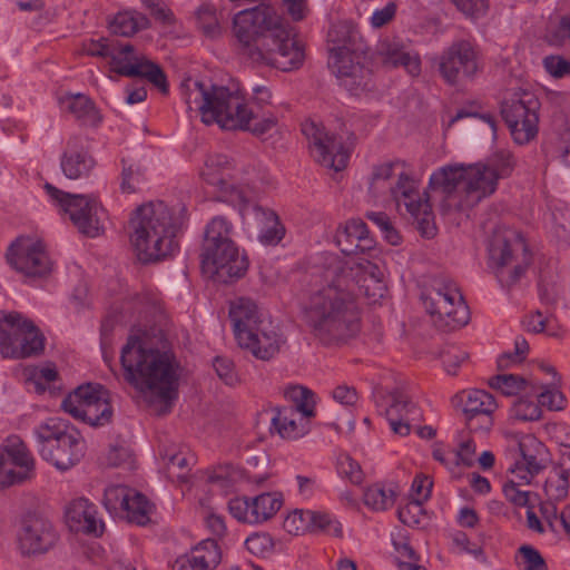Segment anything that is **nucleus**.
I'll use <instances>...</instances> for the list:
<instances>
[{"mask_svg":"<svg viewBox=\"0 0 570 570\" xmlns=\"http://www.w3.org/2000/svg\"><path fill=\"white\" fill-rule=\"evenodd\" d=\"M422 301L433 323L441 328L455 330L470 320L469 307L453 283L439 284L424 293Z\"/></svg>","mask_w":570,"mask_h":570,"instance_id":"nucleus-19","label":"nucleus"},{"mask_svg":"<svg viewBox=\"0 0 570 570\" xmlns=\"http://www.w3.org/2000/svg\"><path fill=\"white\" fill-rule=\"evenodd\" d=\"M439 69L449 83L473 78L481 69L475 45L466 39L453 41L440 57Z\"/></svg>","mask_w":570,"mask_h":570,"instance_id":"nucleus-24","label":"nucleus"},{"mask_svg":"<svg viewBox=\"0 0 570 570\" xmlns=\"http://www.w3.org/2000/svg\"><path fill=\"white\" fill-rule=\"evenodd\" d=\"M158 468L171 481H183L187 474L190 456L176 443H164L158 446Z\"/></svg>","mask_w":570,"mask_h":570,"instance_id":"nucleus-35","label":"nucleus"},{"mask_svg":"<svg viewBox=\"0 0 570 570\" xmlns=\"http://www.w3.org/2000/svg\"><path fill=\"white\" fill-rule=\"evenodd\" d=\"M45 336L33 323L11 312L0 316V354L4 358H24L43 351Z\"/></svg>","mask_w":570,"mask_h":570,"instance_id":"nucleus-13","label":"nucleus"},{"mask_svg":"<svg viewBox=\"0 0 570 570\" xmlns=\"http://www.w3.org/2000/svg\"><path fill=\"white\" fill-rule=\"evenodd\" d=\"M391 542L399 570H426L419 564L420 556L411 542L410 531L407 529H394L391 532Z\"/></svg>","mask_w":570,"mask_h":570,"instance_id":"nucleus-39","label":"nucleus"},{"mask_svg":"<svg viewBox=\"0 0 570 570\" xmlns=\"http://www.w3.org/2000/svg\"><path fill=\"white\" fill-rule=\"evenodd\" d=\"M36 475V459L18 435L0 444V491L30 481Z\"/></svg>","mask_w":570,"mask_h":570,"instance_id":"nucleus-23","label":"nucleus"},{"mask_svg":"<svg viewBox=\"0 0 570 570\" xmlns=\"http://www.w3.org/2000/svg\"><path fill=\"white\" fill-rule=\"evenodd\" d=\"M568 473L560 468L549 472L543 490L550 501H560L568 494Z\"/></svg>","mask_w":570,"mask_h":570,"instance_id":"nucleus-51","label":"nucleus"},{"mask_svg":"<svg viewBox=\"0 0 570 570\" xmlns=\"http://www.w3.org/2000/svg\"><path fill=\"white\" fill-rule=\"evenodd\" d=\"M126 381L157 413L165 414L177 397V366L171 353L157 348L146 332L129 336L120 356Z\"/></svg>","mask_w":570,"mask_h":570,"instance_id":"nucleus-4","label":"nucleus"},{"mask_svg":"<svg viewBox=\"0 0 570 570\" xmlns=\"http://www.w3.org/2000/svg\"><path fill=\"white\" fill-rule=\"evenodd\" d=\"M220 559L222 553L217 542L206 539L196 544L186 559H178L173 570H214Z\"/></svg>","mask_w":570,"mask_h":570,"instance_id":"nucleus-34","label":"nucleus"},{"mask_svg":"<svg viewBox=\"0 0 570 570\" xmlns=\"http://www.w3.org/2000/svg\"><path fill=\"white\" fill-rule=\"evenodd\" d=\"M421 178L404 159L395 158L373 166L368 178V191L375 198H391L399 213L403 209L416 223L423 237L436 233L434 214L426 191H421Z\"/></svg>","mask_w":570,"mask_h":570,"instance_id":"nucleus-5","label":"nucleus"},{"mask_svg":"<svg viewBox=\"0 0 570 570\" xmlns=\"http://www.w3.org/2000/svg\"><path fill=\"white\" fill-rule=\"evenodd\" d=\"M259 194L257 186L247 196V202L242 210H237L243 219L253 217L259 228L258 238L264 245H277L285 236V228L281 224L278 216L269 209H265L256 204Z\"/></svg>","mask_w":570,"mask_h":570,"instance_id":"nucleus-30","label":"nucleus"},{"mask_svg":"<svg viewBox=\"0 0 570 570\" xmlns=\"http://www.w3.org/2000/svg\"><path fill=\"white\" fill-rule=\"evenodd\" d=\"M384 274L381 256L342 261L335 254H326L320 281L304 309L312 333L324 342L347 335L357 320L358 295L363 294L370 304L385 296Z\"/></svg>","mask_w":570,"mask_h":570,"instance_id":"nucleus-1","label":"nucleus"},{"mask_svg":"<svg viewBox=\"0 0 570 570\" xmlns=\"http://www.w3.org/2000/svg\"><path fill=\"white\" fill-rule=\"evenodd\" d=\"M396 497L397 487L395 484L374 483L364 491L363 501L373 511H385L394 505Z\"/></svg>","mask_w":570,"mask_h":570,"instance_id":"nucleus-43","label":"nucleus"},{"mask_svg":"<svg viewBox=\"0 0 570 570\" xmlns=\"http://www.w3.org/2000/svg\"><path fill=\"white\" fill-rule=\"evenodd\" d=\"M509 416L511 420L518 422L539 421L542 417V407L539 400L532 396L530 392L522 393L512 403L509 410Z\"/></svg>","mask_w":570,"mask_h":570,"instance_id":"nucleus-45","label":"nucleus"},{"mask_svg":"<svg viewBox=\"0 0 570 570\" xmlns=\"http://www.w3.org/2000/svg\"><path fill=\"white\" fill-rule=\"evenodd\" d=\"M376 59L387 68L402 67L409 75L421 73V57L407 43L396 37H384L375 47Z\"/></svg>","mask_w":570,"mask_h":570,"instance_id":"nucleus-29","label":"nucleus"},{"mask_svg":"<svg viewBox=\"0 0 570 570\" xmlns=\"http://www.w3.org/2000/svg\"><path fill=\"white\" fill-rule=\"evenodd\" d=\"M522 485L513 473H510L509 480L503 484L504 497L518 507H525L529 502V492L522 490Z\"/></svg>","mask_w":570,"mask_h":570,"instance_id":"nucleus-58","label":"nucleus"},{"mask_svg":"<svg viewBox=\"0 0 570 570\" xmlns=\"http://www.w3.org/2000/svg\"><path fill=\"white\" fill-rule=\"evenodd\" d=\"M200 177L214 187L217 200L236 210L244 208L247 196L258 186L240 168H236L229 157L219 154L206 158Z\"/></svg>","mask_w":570,"mask_h":570,"instance_id":"nucleus-11","label":"nucleus"},{"mask_svg":"<svg viewBox=\"0 0 570 570\" xmlns=\"http://www.w3.org/2000/svg\"><path fill=\"white\" fill-rule=\"evenodd\" d=\"M186 217L183 205L169 208L164 202H150L139 206L130 218V239L139 259L153 262L176 254L177 235Z\"/></svg>","mask_w":570,"mask_h":570,"instance_id":"nucleus-6","label":"nucleus"},{"mask_svg":"<svg viewBox=\"0 0 570 570\" xmlns=\"http://www.w3.org/2000/svg\"><path fill=\"white\" fill-rule=\"evenodd\" d=\"M108 59L111 72L125 77H140L153 83L163 94L168 91V82L163 69L131 45L115 43Z\"/></svg>","mask_w":570,"mask_h":570,"instance_id":"nucleus-22","label":"nucleus"},{"mask_svg":"<svg viewBox=\"0 0 570 570\" xmlns=\"http://www.w3.org/2000/svg\"><path fill=\"white\" fill-rule=\"evenodd\" d=\"M284 498L281 492H264L253 498L237 497L228 502V510L237 521L259 524L272 519L282 508Z\"/></svg>","mask_w":570,"mask_h":570,"instance_id":"nucleus-25","label":"nucleus"},{"mask_svg":"<svg viewBox=\"0 0 570 570\" xmlns=\"http://www.w3.org/2000/svg\"><path fill=\"white\" fill-rule=\"evenodd\" d=\"M335 242L345 255V258H341L342 261L358 257L370 259L382 254L370 236L366 224L360 218H351L341 225L336 230Z\"/></svg>","mask_w":570,"mask_h":570,"instance_id":"nucleus-26","label":"nucleus"},{"mask_svg":"<svg viewBox=\"0 0 570 570\" xmlns=\"http://www.w3.org/2000/svg\"><path fill=\"white\" fill-rule=\"evenodd\" d=\"M423 503L410 500L406 505L399 510L400 521L407 527H415L421 523L424 517Z\"/></svg>","mask_w":570,"mask_h":570,"instance_id":"nucleus-63","label":"nucleus"},{"mask_svg":"<svg viewBox=\"0 0 570 570\" xmlns=\"http://www.w3.org/2000/svg\"><path fill=\"white\" fill-rule=\"evenodd\" d=\"M284 396L294 405L277 409L272 425L283 439L297 440L309 430V419L315 414V395L305 386L288 385Z\"/></svg>","mask_w":570,"mask_h":570,"instance_id":"nucleus-14","label":"nucleus"},{"mask_svg":"<svg viewBox=\"0 0 570 570\" xmlns=\"http://www.w3.org/2000/svg\"><path fill=\"white\" fill-rule=\"evenodd\" d=\"M249 262L246 253L234 244V249L219 247L217 257H210L209 253L202 254L203 271L217 281L227 283L245 275Z\"/></svg>","mask_w":570,"mask_h":570,"instance_id":"nucleus-28","label":"nucleus"},{"mask_svg":"<svg viewBox=\"0 0 570 570\" xmlns=\"http://www.w3.org/2000/svg\"><path fill=\"white\" fill-rule=\"evenodd\" d=\"M463 412L469 421L482 416L484 430L489 431L493 425V414L499 404L495 397L485 390L471 389L459 394Z\"/></svg>","mask_w":570,"mask_h":570,"instance_id":"nucleus-32","label":"nucleus"},{"mask_svg":"<svg viewBox=\"0 0 570 570\" xmlns=\"http://www.w3.org/2000/svg\"><path fill=\"white\" fill-rule=\"evenodd\" d=\"M501 435L509 449H517L519 458L509 468L521 484H530L549 461L546 445L533 434L521 433L513 430H503Z\"/></svg>","mask_w":570,"mask_h":570,"instance_id":"nucleus-21","label":"nucleus"},{"mask_svg":"<svg viewBox=\"0 0 570 570\" xmlns=\"http://www.w3.org/2000/svg\"><path fill=\"white\" fill-rule=\"evenodd\" d=\"M134 491V489L125 485H109L106 488L102 501L106 510L114 517H122Z\"/></svg>","mask_w":570,"mask_h":570,"instance_id":"nucleus-49","label":"nucleus"},{"mask_svg":"<svg viewBox=\"0 0 570 570\" xmlns=\"http://www.w3.org/2000/svg\"><path fill=\"white\" fill-rule=\"evenodd\" d=\"M242 479V471L232 464L216 466L206 473V481L222 493L232 491Z\"/></svg>","mask_w":570,"mask_h":570,"instance_id":"nucleus-46","label":"nucleus"},{"mask_svg":"<svg viewBox=\"0 0 570 570\" xmlns=\"http://www.w3.org/2000/svg\"><path fill=\"white\" fill-rule=\"evenodd\" d=\"M470 117L479 118L480 120H482L484 124H487L490 127L493 136H495L497 120H495L494 115L489 111L481 112L480 107L476 106L475 104H471V105L464 106L461 109H459L458 112L449 120L446 128L452 127L456 121H459L461 119L470 118Z\"/></svg>","mask_w":570,"mask_h":570,"instance_id":"nucleus-55","label":"nucleus"},{"mask_svg":"<svg viewBox=\"0 0 570 570\" xmlns=\"http://www.w3.org/2000/svg\"><path fill=\"white\" fill-rule=\"evenodd\" d=\"M432 487L433 482L429 475L422 473L415 475L410 490V500L426 502L431 495Z\"/></svg>","mask_w":570,"mask_h":570,"instance_id":"nucleus-61","label":"nucleus"},{"mask_svg":"<svg viewBox=\"0 0 570 570\" xmlns=\"http://www.w3.org/2000/svg\"><path fill=\"white\" fill-rule=\"evenodd\" d=\"M149 19L136 10H122L116 13L109 21V29L112 33L130 37L136 32L148 28Z\"/></svg>","mask_w":570,"mask_h":570,"instance_id":"nucleus-42","label":"nucleus"},{"mask_svg":"<svg viewBox=\"0 0 570 570\" xmlns=\"http://www.w3.org/2000/svg\"><path fill=\"white\" fill-rule=\"evenodd\" d=\"M539 108L537 97L527 90L512 91L504 97L501 114L515 144L527 145L537 137Z\"/></svg>","mask_w":570,"mask_h":570,"instance_id":"nucleus-17","label":"nucleus"},{"mask_svg":"<svg viewBox=\"0 0 570 570\" xmlns=\"http://www.w3.org/2000/svg\"><path fill=\"white\" fill-rule=\"evenodd\" d=\"M232 33L250 63L283 72L303 66L305 48L296 29L272 6L258 4L234 14Z\"/></svg>","mask_w":570,"mask_h":570,"instance_id":"nucleus-2","label":"nucleus"},{"mask_svg":"<svg viewBox=\"0 0 570 570\" xmlns=\"http://www.w3.org/2000/svg\"><path fill=\"white\" fill-rule=\"evenodd\" d=\"M367 219H370L373 224H375L381 233L383 238L391 245L397 246L402 243V236L399 230L391 223L390 217L383 212H367Z\"/></svg>","mask_w":570,"mask_h":570,"instance_id":"nucleus-54","label":"nucleus"},{"mask_svg":"<svg viewBox=\"0 0 570 570\" xmlns=\"http://www.w3.org/2000/svg\"><path fill=\"white\" fill-rule=\"evenodd\" d=\"M530 263L523 237L513 229L495 232L489 246L488 266L503 286L515 283Z\"/></svg>","mask_w":570,"mask_h":570,"instance_id":"nucleus-12","label":"nucleus"},{"mask_svg":"<svg viewBox=\"0 0 570 570\" xmlns=\"http://www.w3.org/2000/svg\"><path fill=\"white\" fill-rule=\"evenodd\" d=\"M336 471L337 474L347 479L354 484H358L363 480V472L360 464L347 453H340L336 456Z\"/></svg>","mask_w":570,"mask_h":570,"instance_id":"nucleus-56","label":"nucleus"},{"mask_svg":"<svg viewBox=\"0 0 570 570\" xmlns=\"http://www.w3.org/2000/svg\"><path fill=\"white\" fill-rule=\"evenodd\" d=\"M43 189L49 200L69 216L79 232L89 237L100 234L106 212L95 196L68 194L48 183Z\"/></svg>","mask_w":570,"mask_h":570,"instance_id":"nucleus-16","label":"nucleus"},{"mask_svg":"<svg viewBox=\"0 0 570 570\" xmlns=\"http://www.w3.org/2000/svg\"><path fill=\"white\" fill-rule=\"evenodd\" d=\"M60 109L86 125H97L100 116L94 102L85 95H65L59 99Z\"/></svg>","mask_w":570,"mask_h":570,"instance_id":"nucleus-41","label":"nucleus"},{"mask_svg":"<svg viewBox=\"0 0 570 570\" xmlns=\"http://www.w3.org/2000/svg\"><path fill=\"white\" fill-rule=\"evenodd\" d=\"M58 380V371L51 363L28 370V384L32 386L37 393H45L56 387Z\"/></svg>","mask_w":570,"mask_h":570,"instance_id":"nucleus-48","label":"nucleus"},{"mask_svg":"<svg viewBox=\"0 0 570 570\" xmlns=\"http://www.w3.org/2000/svg\"><path fill=\"white\" fill-rule=\"evenodd\" d=\"M481 174L474 165L449 164L435 169L429 177L426 189L441 193L449 208L465 210L489 196V180L480 183Z\"/></svg>","mask_w":570,"mask_h":570,"instance_id":"nucleus-10","label":"nucleus"},{"mask_svg":"<svg viewBox=\"0 0 570 570\" xmlns=\"http://www.w3.org/2000/svg\"><path fill=\"white\" fill-rule=\"evenodd\" d=\"M229 320L239 347L259 360L272 358L283 343L278 327L250 298L239 297L229 305Z\"/></svg>","mask_w":570,"mask_h":570,"instance_id":"nucleus-7","label":"nucleus"},{"mask_svg":"<svg viewBox=\"0 0 570 570\" xmlns=\"http://www.w3.org/2000/svg\"><path fill=\"white\" fill-rule=\"evenodd\" d=\"M106 462L110 466H124L127 469H131L134 466V454L129 446L126 444H116L112 445L107 455Z\"/></svg>","mask_w":570,"mask_h":570,"instance_id":"nucleus-57","label":"nucleus"},{"mask_svg":"<svg viewBox=\"0 0 570 570\" xmlns=\"http://www.w3.org/2000/svg\"><path fill=\"white\" fill-rule=\"evenodd\" d=\"M61 409L76 420L92 426L111 421L114 410L108 391L100 384H83L70 392L61 402Z\"/></svg>","mask_w":570,"mask_h":570,"instance_id":"nucleus-18","label":"nucleus"},{"mask_svg":"<svg viewBox=\"0 0 570 570\" xmlns=\"http://www.w3.org/2000/svg\"><path fill=\"white\" fill-rule=\"evenodd\" d=\"M196 23L203 35L209 39L222 36L223 28L213 4L204 3L197 9Z\"/></svg>","mask_w":570,"mask_h":570,"instance_id":"nucleus-50","label":"nucleus"},{"mask_svg":"<svg viewBox=\"0 0 570 570\" xmlns=\"http://www.w3.org/2000/svg\"><path fill=\"white\" fill-rule=\"evenodd\" d=\"M60 167L68 179L76 180L88 177L96 167V161L83 149H68L61 156Z\"/></svg>","mask_w":570,"mask_h":570,"instance_id":"nucleus-40","label":"nucleus"},{"mask_svg":"<svg viewBox=\"0 0 570 570\" xmlns=\"http://www.w3.org/2000/svg\"><path fill=\"white\" fill-rule=\"evenodd\" d=\"M421 416L420 409L404 394L396 395L386 411V420L390 429L401 436L410 434L412 423L419 422Z\"/></svg>","mask_w":570,"mask_h":570,"instance_id":"nucleus-33","label":"nucleus"},{"mask_svg":"<svg viewBox=\"0 0 570 570\" xmlns=\"http://www.w3.org/2000/svg\"><path fill=\"white\" fill-rule=\"evenodd\" d=\"M311 532H323L333 537H341L343 534V527L337 518L324 510H312Z\"/></svg>","mask_w":570,"mask_h":570,"instance_id":"nucleus-52","label":"nucleus"},{"mask_svg":"<svg viewBox=\"0 0 570 570\" xmlns=\"http://www.w3.org/2000/svg\"><path fill=\"white\" fill-rule=\"evenodd\" d=\"M478 167L481 177L480 183L489 180L490 191L489 196L497 189L498 180L508 177L514 168V159L510 151L501 150L495 153L487 164H474Z\"/></svg>","mask_w":570,"mask_h":570,"instance_id":"nucleus-38","label":"nucleus"},{"mask_svg":"<svg viewBox=\"0 0 570 570\" xmlns=\"http://www.w3.org/2000/svg\"><path fill=\"white\" fill-rule=\"evenodd\" d=\"M36 446L41 459L59 471L79 464L87 451L80 431L61 417H48L33 428Z\"/></svg>","mask_w":570,"mask_h":570,"instance_id":"nucleus-9","label":"nucleus"},{"mask_svg":"<svg viewBox=\"0 0 570 570\" xmlns=\"http://www.w3.org/2000/svg\"><path fill=\"white\" fill-rule=\"evenodd\" d=\"M7 261L28 283L48 278L56 268L46 244L31 236L17 238L8 249Z\"/></svg>","mask_w":570,"mask_h":570,"instance_id":"nucleus-20","label":"nucleus"},{"mask_svg":"<svg viewBox=\"0 0 570 570\" xmlns=\"http://www.w3.org/2000/svg\"><path fill=\"white\" fill-rule=\"evenodd\" d=\"M65 520L69 530L76 533L99 537L105 530L97 507L86 498L73 499L67 504Z\"/></svg>","mask_w":570,"mask_h":570,"instance_id":"nucleus-31","label":"nucleus"},{"mask_svg":"<svg viewBox=\"0 0 570 570\" xmlns=\"http://www.w3.org/2000/svg\"><path fill=\"white\" fill-rule=\"evenodd\" d=\"M539 371L543 374L551 375V380L543 383L540 382L538 377H533L531 395L539 400L541 407H547L551 411L563 409L566 399L556 386L557 373L554 367L548 363H540Z\"/></svg>","mask_w":570,"mask_h":570,"instance_id":"nucleus-37","label":"nucleus"},{"mask_svg":"<svg viewBox=\"0 0 570 570\" xmlns=\"http://www.w3.org/2000/svg\"><path fill=\"white\" fill-rule=\"evenodd\" d=\"M466 357V353L456 347H451L441 355L443 367L449 375H456Z\"/></svg>","mask_w":570,"mask_h":570,"instance_id":"nucleus-64","label":"nucleus"},{"mask_svg":"<svg viewBox=\"0 0 570 570\" xmlns=\"http://www.w3.org/2000/svg\"><path fill=\"white\" fill-rule=\"evenodd\" d=\"M246 549L256 557H265L274 548L273 539L267 533H253L245 540Z\"/></svg>","mask_w":570,"mask_h":570,"instance_id":"nucleus-59","label":"nucleus"},{"mask_svg":"<svg viewBox=\"0 0 570 570\" xmlns=\"http://www.w3.org/2000/svg\"><path fill=\"white\" fill-rule=\"evenodd\" d=\"M312 510L305 509H295L289 512L284 519L283 527L284 530L291 534H303L305 532H311L312 523L311 519Z\"/></svg>","mask_w":570,"mask_h":570,"instance_id":"nucleus-53","label":"nucleus"},{"mask_svg":"<svg viewBox=\"0 0 570 570\" xmlns=\"http://www.w3.org/2000/svg\"><path fill=\"white\" fill-rule=\"evenodd\" d=\"M522 559V570H548L547 563L541 553L531 546L519 548Z\"/></svg>","mask_w":570,"mask_h":570,"instance_id":"nucleus-62","label":"nucleus"},{"mask_svg":"<svg viewBox=\"0 0 570 570\" xmlns=\"http://www.w3.org/2000/svg\"><path fill=\"white\" fill-rule=\"evenodd\" d=\"M465 17L476 20L483 18L489 9L488 0H450Z\"/></svg>","mask_w":570,"mask_h":570,"instance_id":"nucleus-60","label":"nucleus"},{"mask_svg":"<svg viewBox=\"0 0 570 570\" xmlns=\"http://www.w3.org/2000/svg\"><path fill=\"white\" fill-rule=\"evenodd\" d=\"M302 132L308 140L312 157L322 166L340 171L347 166L353 135L330 134L322 122L307 119L302 124Z\"/></svg>","mask_w":570,"mask_h":570,"instance_id":"nucleus-15","label":"nucleus"},{"mask_svg":"<svg viewBox=\"0 0 570 570\" xmlns=\"http://www.w3.org/2000/svg\"><path fill=\"white\" fill-rule=\"evenodd\" d=\"M532 382L533 377L525 380L517 374L502 373L489 377L487 384L504 396H519L522 393L531 392Z\"/></svg>","mask_w":570,"mask_h":570,"instance_id":"nucleus-44","label":"nucleus"},{"mask_svg":"<svg viewBox=\"0 0 570 570\" xmlns=\"http://www.w3.org/2000/svg\"><path fill=\"white\" fill-rule=\"evenodd\" d=\"M58 532L46 518L28 515L21 525L18 543L22 554L35 556L48 552L58 542Z\"/></svg>","mask_w":570,"mask_h":570,"instance_id":"nucleus-27","label":"nucleus"},{"mask_svg":"<svg viewBox=\"0 0 570 570\" xmlns=\"http://www.w3.org/2000/svg\"><path fill=\"white\" fill-rule=\"evenodd\" d=\"M181 96L189 111L199 115L206 125L217 124L226 130H245L255 136L276 130L278 119L264 106L269 105L272 94L266 86L253 88V101L248 102L236 86H218L210 82L186 80Z\"/></svg>","mask_w":570,"mask_h":570,"instance_id":"nucleus-3","label":"nucleus"},{"mask_svg":"<svg viewBox=\"0 0 570 570\" xmlns=\"http://www.w3.org/2000/svg\"><path fill=\"white\" fill-rule=\"evenodd\" d=\"M330 48L328 66L341 86L351 95L360 96L370 89L371 73L363 66L364 45L351 24L338 22L327 33Z\"/></svg>","mask_w":570,"mask_h":570,"instance_id":"nucleus-8","label":"nucleus"},{"mask_svg":"<svg viewBox=\"0 0 570 570\" xmlns=\"http://www.w3.org/2000/svg\"><path fill=\"white\" fill-rule=\"evenodd\" d=\"M234 226L225 216L213 217L205 227L203 254L209 253L210 257H217L219 247L234 249Z\"/></svg>","mask_w":570,"mask_h":570,"instance_id":"nucleus-36","label":"nucleus"},{"mask_svg":"<svg viewBox=\"0 0 570 570\" xmlns=\"http://www.w3.org/2000/svg\"><path fill=\"white\" fill-rule=\"evenodd\" d=\"M154 512L155 505L144 494L135 490L131 493L122 518L129 522L145 525L151 521Z\"/></svg>","mask_w":570,"mask_h":570,"instance_id":"nucleus-47","label":"nucleus"}]
</instances>
